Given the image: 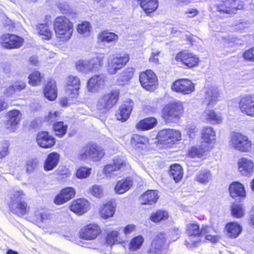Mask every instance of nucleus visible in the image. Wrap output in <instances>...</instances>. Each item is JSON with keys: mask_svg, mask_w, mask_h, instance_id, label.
I'll return each mask as SVG.
<instances>
[{"mask_svg": "<svg viewBox=\"0 0 254 254\" xmlns=\"http://www.w3.org/2000/svg\"><path fill=\"white\" fill-rule=\"evenodd\" d=\"M54 30L56 38L61 42L69 40L73 34V24L65 16L57 17L54 22Z\"/></svg>", "mask_w": 254, "mask_h": 254, "instance_id": "f257e3e1", "label": "nucleus"}, {"mask_svg": "<svg viewBox=\"0 0 254 254\" xmlns=\"http://www.w3.org/2000/svg\"><path fill=\"white\" fill-rule=\"evenodd\" d=\"M105 154L103 148L95 143H90L83 146L78 153L79 160H90L94 162L101 160Z\"/></svg>", "mask_w": 254, "mask_h": 254, "instance_id": "f03ea898", "label": "nucleus"}, {"mask_svg": "<svg viewBox=\"0 0 254 254\" xmlns=\"http://www.w3.org/2000/svg\"><path fill=\"white\" fill-rule=\"evenodd\" d=\"M167 236L165 233H159L153 238L149 248L142 250L136 254H166Z\"/></svg>", "mask_w": 254, "mask_h": 254, "instance_id": "7ed1b4c3", "label": "nucleus"}, {"mask_svg": "<svg viewBox=\"0 0 254 254\" xmlns=\"http://www.w3.org/2000/svg\"><path fill=\"white\" fill-rule=\"evenodd\" d=\"M104 56L99 54L87 60H79L75 64L76 69L84 73H88L99 69L103 65Z\"/></svg>", "mask_w": 254, "mask_h": 254, "instance_id": "20e7f679", "label": "nucleus"}, {"mask_svg": "<svg viewBox=\"0 0 254 254\" xmlns=\"http://www.w3.org/2000/svg\"><path fill=\"white\" fill-rule=\"evenodd\" d=\"M230 145L240 152H249L252 149V143L248 137L240 132H234L230 137Z\"/></svg>", "mask_w": 254, "mask_h": 254, "instance_id": "39448f33", "label": "nucleus"}, {"mask_svg": "<svg viewBox=\"0 0 254 254\" xmlns=\"http://www.w3.org/2000/svg\"><path fill=\"white\" fill-rule=\"evenodd\" d=\"M25 194L22 190L14 191L10 197L9 207L10 211L19 216L24 215L27 211V203L23 201Z\"/></svg>", "mask_w": 254, "mask_h": 254, "instance_id": "423d86ee", "label": "nucleus"}, {"mask_svg": "<svg viewBox=\"0 0 254 254\" xmlns=\"http://www.w3.org/2000/svg\"><path fill=\"white\" fill-rule=\"evenodd\" d=\"M184 108L182 103L175 102L166 105L162 110V117L168 123L176 122L182 116Z\"/></svg>", "mask_w": 254, "mask_h": 254, "instance_id": "0eeeda50", "label": "nucleus"}, {"mask_svg": "<svg viewBox=\"0 0 254 254\" xmlns=\"http://www.w3.org/2000/svg\"><path fill=\"white\" fill-rule=\"evenodd\" d=\"M120 94L118 90H114L110 93L101 96L98 100L97 109L103 113H106L110 110L116 104Z\"/></svg>", "mask_w": 254, "mask_h": 254, "instance_id": "6e6552de", "label": "nucleus"}, {"mask_svg": "<svg viewBox=\"0 0 254 254\" xmlns=\"http://www.w3.org/2000/svg\"><path fill=\"white\" fill-rule=\"evenodd\" d=\"M23 39L14 34H3L0 37V44L6 49H17L22 46Z\"/></svg>", "mask_w": 254, "mask_h": 254, "instance_id": "1a4fd4ad", "label": "nucleus"}, {"mask_svg": "<svg viewBox=\"0 0 254 254\" xmlns=\"http://www.w3.org/2000/svg\"><path fill=\"white\" fill-rule=\"evenodd\" d=\"M129 61V56L125 54L123 55L110 57L108 61L107 71L110 74H115Z\"/></svg>", "mask_w": 254, "mask_h": 254, "instance_id": "9d476101", "label": "nucleus"}, {"mask_svg": "<svg viewBox=\"0 0 254 254\" xmlns=\"http://www.w3.org/2000/svg\"><path fill=\"white\" fill-rule=\"evenodd\" d=\"M126 165V160L123 157H116L113 162L105 166L103 174L108 178H114L117 175L116 173Z\"/></svg>", "mask_w": 254, "mask_h": 254, "instance_id": "9b49d317", "label": "nucleus"}, {"mask_svg": "<svg viewBox=\"0 0 254 254\" xmlns=\"http://www.w3.org/2000/svg\"><path fill=\"white\" fill-rule=\"evenodd\" d=\"M139 81L142 86L146 90L154 91L157 84L155 74L151 70H146L140 73Z\"/></svg>", "mask_w": 254, "mask_h": 254, "instance_id": "f8f14e48", "label": "nucleus"}, {"mask_svg": "<svg viewBox=\"0 0 254 254\" xmlns=\"http://www.w3.org/2000/svg\"><path fill=\"white\" fill-rule=\"evenodd\" d=\"M171 88L176 92L189 95L194 91L195 85L188 79H180L173 82Z\"/></svg>", "mask_w": 254, "mask_h": 254, "instance_id": "ddd939ff", "label": "nucleus"}, {"mask_svg": "<svg viewBox=\"0 0 254 254\" xmlns=\"http://www.w3.org/2000/svg\"><path fill=\"white\" fill-rule=\"evenodd\" d=\"M158 139L164 144H169L181 139V132L174 129H164L160 130L157 135Z\"/></svg>", "mask_w": 254, "mask_h": 254, "instance_id": "4468645a", "label": "nucleus"}, {"mask_svg": "<svg viewBox=\"0 0 254 254\" xmlns=\"http://www.w3.org/2000/svg\"><path fill=\"white\" fill-rule=\"evenodd\" d=\"M175 60L177 62L182 63L189 68H192L197 66L199 62L198 57L188 51H183L178 53Z\"/></svg>", "mask_w": 254, "mask_h": 254, "instance_id": "2eb2a0df", "label": "nucleus"}, {"mask_svg": "<svg viewBox=\"0 0 254 254\" xmlns=\"http://www.w3.org/2000/svg\"><path fill=\"white\" fill-rule=\"evenodd\" d=\"M239 108L242 114L254 118V96L247 95L242 97L239 102Z\"/></svg>", "mask_w": 254, "mask_h": 254, "instance_id": "dca6fc26", "label": "nucleus"}, {"mask_svg": "<svg viewBox=\"0 0 254 254\" xmlns=\"http://www.w3.org/2000/svg\"><path fill=\"white\" fill-rule=\"evenodd\" d=\"M106 78L103 75H95L91 77L87 83V91L96 93L103 89L105 86Z\"/></svg>", "mask_w": 254, "mask_h": 254, "instance_id": "f3484780", "label": "nucleus"}, {"mask_svg": "<svg viewBox=\"0 0 254 254\" xmlns=\"http://www.w3.org/2000/svg\"><path fill=\"white\" fill-rule=\"evenodd\" d=\"M100 233L101 229L98 225L89 224L81 229L80 237L85 240H92L95 239Z\"/></svg>", "mask_w": 254, "mask_h": 254, "instance_id": "a211bd4d", "label": "nucleus"}, {"mask_svg": "<svg viewBox=\"0 0 254 254\" xmlns=\"http://www.w3.org/2000/svg\"><path fill=\"white\" fill-rule=\"evenodd\" d=\"M238 168L242 176H252L254 171V163L249 158L242 157L238 162Z\"/></svg>", "mask_w": 254, "mask_h": 254, "instance_id": "6ab92c4d", "label": "nucleus"}, {"mask_svg": "<svg viewBox=\"0 0 254 254\" xmlns=\"http://www.w3.org/2000/svg\"><path fill=\"white\" fill-rule=\"evenodd\" d=\"M131 147L137 151L145 150L149 145V138L143 135L134 134L130 139Z\"/></svg>", "mask_w": 254, "mask_h": 254, "instance_id": "aec40b11", "label": "nucleus"}, {"mask_svg": "<svg viewBox=\"0 0 254 254\" xmlns=\"http://www.w3.org/2000/svg\"><path fill=\"white\" fill-rule=\"evenodd\" d=\"M75 194V190L74 188L66 187L62 189L60 193L56 196L54 202L57 205L63 204L72 198Z\"/></svg>", "mask_w": 254, "mask_h": 254, "instance_id": "412c9836", "label": "nucleus"}, {"mask_svg": "<svg viewBox=\"0 0 254 254\" xmlns=\"http://www.w3.org/2000/svg\"><path fill=\"white\" fill-rule=\"evenodd\" d=\"M7 116L8 119L5 125L6 128L13 132L21 119V114L19 111L13 110L8 112Z\"/></svg>", "mask_w": 254, "mask_h": 254, "instance_id": "4be33fe9", "label": "nucleus"}, {"mask_svg": "<svg viewBox=\"0 0 254 254\" xmlns=\"http://www.w3.org/2000/svg\"><path fill=\"white\" fill-rule=\"evenodd\" d=\"M201 138L202 140L201 143L205 146H209L210 149L215 142L216 133L212 127H204L201 130Z\"/></svg>", "mask_w": 254, "mask_h": 254, "instance_id": "5701e85b", "label": "nucleus"}, {"mask_svg": "<svg viewBox=\"0 0 254 254\" xmlns=\"http://www.w3.org/2000/svg\"><path fill=\"white\" fill-rule=\"evenodd\" d=\"M211 228L208 226H203L201 229L196 223H189L186 226V232L188 235L198 237H201L203 235L210 233Z\"/></svg>", "mask_w": 254, "mask_h": 254, "instance_id": "b1692460", "label": "nucleus"}, {"mask_svg": "<svg viewBox=\"0 0 254 254\" xmlns=\"http://www.w3.org/2000/svg\"><path fill=\"white\" fill-rule=\"evenodd\" d=\"M66 84V94L71 95V97L77 96L80 85L79 78L77 76L70 75L67 77Z\"/></svg>", "mask_w": 254, "mask_h": 254, "instance_id": "393cba45", "label": "nucleus"}, {"mask_svg": "<svg viewBox=\"0 0 254 254\" xmlns=\"http://www.w3.org/2000/svg\"><path fill=\"white\" fill-rule=\"evenodd\" d=\"M36 140L38 144L42 148H49L55 144L54 138L47 131H42L38 133Z\"/></svg>", "mask_w": 254, "mask_h": 254, "instance_id": "a878e982", "label": "nucleus"}, {"mask_svg": "<svg viewBox=\"0 0 254 254\" xmlns=\"http://www.w3.org/2000/svg\"><path fill=\"white\" fill-rule=\"evenodd\" d=\"M70 208L73 212L78 215H82L88 210L89 203L85 199H77L72 202Z\"/></svg>", "mask_w": 254, "mask_h": 254, "instance_id": "bb28decb", "label": "nucleus"}, {"mask_svg": "<svg viewBox=\"0 0 254 254\" xmlns=\"http://www.w3.org/2000/svg\"><path fill=\"white\" fill-rule=\"evenodd\" d=\"M133 105V102L130 101L125 102L120 106L116 114L117 119L123 122L126 121L130 116Z\"/></svg>", "mask_w": 254, "mask_h": 254, "instance_id": "cd10ccee", "label": "nucleus"}, {"mask_svg": "<svg viewBox=\"0 0 254 254\" xmlns=\"http://www.w3.org/2000/svg\"><path fill=\"white\" fill-rule=\"evenodd\" d=\"M133 180L130 177L122 179L117 182L114 187L116 193L122 194L128 191L132 186Z\"/></svg>", "mask_w": 254, "mask_h": 254, "instance_id": "c85d7f7f", "label": "nucleus"}, {"mask_svg": "<svg viewBox=\"0 0 254 254\" xmlns=\"http://www.w3.org/2000/svg\"><path fill=\"white\" fill-rule=\"evenodd\" d=\"M202 118L206 122L211 124H219L222 122V117L219 114L216 113L214 110L206 109L202 115Z\"/></svg>", "mask_w": 254, "mask_h": 254, "instance_id": "c756f323", "label": "nucleus"}, {"mask_svg": "<svg viewBox=\"0 0 254 254\" xmlns=\"http://www.w3.org/2000/svg\"><path fill=\"white\" fill-rule=\"evenodd\" d=\"M159 197L158 191L156 190H148L140 197L141 203L143 205L155 204Z\"/></svg>", "mask_w": 254, "mask_h": 254, "instance_id": "7c9ffc66", "label": "nucleus"}, {"mask_svg": "<svg viewBox=\"0 0 254 254\" xmlns=\"http://www.w3.org/2000/svg\"><path fill=\"white\" fill-rule=\"evenodd\" d=\"M225 229L227 237L232 239L237 238L242 231V226L235 222L227 223L225 226Z\"/></svg>", "mask_w": 254, "mask_h": 254, "instance_id": "2f4dec72", "label": "nucleus"}, {"mask_svg": "<svg viewBox=\"0 0 254 254\" xmlns=\"http://www.w3.org/2000/svg\"><path fill=\"white\" fill-rule=\"evenodd\" d=\"M60 157V154L57 152H53L50 153L44 163V170L48 171L55 168L59 163Z\"/></svg>", "mask_w": 254, "mask_h": 254, "instance_id": "473e14b6", "label": "nucleus"}, {"mask_svg": "<svg viewBox=\"0 0 254 254\" xmlns=\"http://www.w3.org/2000/svg\"><path fill=\"white\" fill-rule=\"evenodd\" d=\"M45 97L50 101L55 100L57 97V90L55 80L48 81L44 89Z\"/></svg>", "mask_w": 254, "mask_h": 254, "instance_id": "72a5a7b5", "label": "nucleus"}, {"mask_svg": "<svg viewBox=\"0 0 254 254\" xmlns=\"http://www.w3.org/2000/svg\"><path fill=\"white\" fill-rule=\"evenodd\" d=\"M219 92L217 88L211 86L205 91V99L208 101V105H215L218 100Z\"/></svg>", "mask_w": 254, "mask_h": 254, "instance_id": "f704fd0d", "label": "nucleus"}, {"mask_svg": "<svg viewBox=\"0 0 254 254\" xmlns=\"http://www.w3.org/2000/svg\"><path fill=\"white\" fill-rule=\"evenodd\" d=\"M229 191L231 196L235 198L239 196L244 197L246 196V191L244 186L239 183H233L229 187Z\"/></svg>", "mask_w": 254, "mask_h": 254, "instance_id": "c9c22d12", "label": "nucleus"}, {"mask_svg": "<svg viewBox=\"0 0 254 254\" xmlns=\"http://www.w3.org/2000/svg\"><path fill=\"white\" fill-rule=\"evenodd\" d=\"M119 36L114 32L107 30L100 33L98 36V40L101 43H116L118 40Z\"/></svg>", "mask_w": 254, "mask_h": 254, "instance_id": "e433bc0d", "label": "nucleus"}, {"mask_svg": "<svg viewBox=\"0 0 254 254\" xmlns=\"http://www.w3.org/2000/svg\"><path fill=\"white\" fill-rule=\"evenodd\" d=\"M157 120L153 117L147 118L139 121L136 125L137 129L146 130L150 129L155 127Z\"/></svg>", "mask_w": 254, "mask_h": 254, "instance_id": "4c0bfd02", "label": "nucleus"}, {"mask_svg": "<svg viewBox=\"0 0 254 254\" xmlns=\"http://www.w3.org/2000/svg\"><path fill=\"white\" fill-rule=\"evenodd\" d=\"M144 241V238L141 236H137L132 238L128 245L129 251L131 252L137 251L141 248Z\"/></svg>", "mask_w": 254, "mask_h": 254, "instance_id": "58836bf2", "label": "nucleus"}, {"mask_svg": "<svg viewBox=\"0 0 254 254\" xmlns=\"http://www.w3.org/2000/svg\"><path fill=\"white\" fill-rule=\"evenodd\" d=\"M37 30L42 38L49 40L53 36V32L47 24H40L37 27Z\"/></svg>", "mask_w": 254, "mask_h": 254, "instance_id": "ea45409f", "label": "nucleus"}, {"mask_svg": "<svg viewBox=\"0 0 254 254\" xmlns=\"http://www.w3.org/2000/svg\"><path fill=\"white\" fill-rule=\"evenodd\" d=\"M209 149L210 147L209 146H205V144H203V143H201L200 146L199 147H191L189 150L188 154L189 156L191 157H200L203 155L205 152Z\"/></svg>", "mask_w": 254, "mask_h": 254, "instance_id": "a19ab883", "label": "nucleus"}, {"mask_svg": "<svg viewBox=\"0 0 254 254\" xmlns=\"http://www.w3.org/2000/svg\"><path fill=\"white\" fill-rule=\"evenodd\" d=\"M170 174L174 181L177 183L179 182L183 177V169L178 164H173L170 166Z\"/></svg>", "mask_w": 254, "mask_h": 254, "instance_id": "79ce46f5", "label": "nucleus"}, {"mask_svg": "<svg viewBox=\"0 0 254 254\" xmlns=\"http://www.w3.org/2000/svg\"><path fill=\"white\" fill-rule=\"evenodd\" d=\"M134 69L132 67H128L122 72L118 78L119 84H124L129 81L133 76Z\"/></svg>", "mask_w": 254, "mask_h": 254, "instance_id": "37998d69", "label": "nucleus"}, {"mask_svg": "<svg viewBox=\"0 0 254 254\" xmlns=\"http://www.w3.org/2000/svg\"><path fill=\"white\" fill-rule=\"evenodd\" d=\"M158 2L157 0H149L142 2L141 7L146 14L154 11L157 8Z\"/></svg>", "mask_w": 254, "mask_h": 254, "instance_id": "c03bdc74", "label": "nucleus"}, {"mask_svg": "<svg viewBox=\"0 0 254 254\" xmlns=\"http://www.w3.org/2000/svg\"><path fill=\"white\" fill-rule=\"evenodd\" d=\"M169 217L168 212L164 210H159L153 212L150 216V220L154 222L157 223L161 221L165 220Z\"/></svg>", "mask_w": 254, "mask_h": 254, "instance_id": "a18cd8bd", "label": "nucleus"}, {"mask_svg": "<svg viewBox=\"0 0 254 254\" xmlns=\"http://www.w3.org/2000/svg\"><path fill=\"white\" fill-rule=\"evenodd\" d=\"M212 179V175L209 171L205 170L201 171L196 176V180L200 183L205 184Z\"/></svg>", "mask_w": 254, "mask_h": 254, "instance_id": "49530a36", "label": "nucleus"}, {"mask_svg": "<svg viewBox=\"0 0 254 254\" xmlns=\"http://www.w3.org/2000/svg\"><path fill=\"white\" fill-rule=\"evenodd\" d=\"M115 208L111 204H107L104 205L101 210V216L105 219L112 217L115 213Z\"/></svg>", "mask_w": 254, "mask_h": 254, "instance_id": "de8ad7c7", "label": "nucleus"}, {"mask_svg": "<svg viewBox=\"0 0 254 254\" xmlns=\"http://www.w3.org/2000/svg\"><path fill=\"white\" fill-rule=\"evenodd\" d=\"M53 127L56 135L60 137H63L66 132L67 127L64 126L62 122H59L54 124Z\"/></svg>", "mask_w": 254, "mask_h": 254, "instance_id": "09e8293b", "label": "nucleus"}, {"mask_svg": "<svg viewBox=\"0 0 254 254\" xmlns=\"http://www.w3.org/2000/svg\"><path fill=\"white\" fill-rule=\"evenodd\" d=\"M91 29L90 24L86 21L78 24L77 26L78 32L85 36H88L90 35Z\"/></svg>", "mask_w": 254, "mask_h": 254, "instance_id": "8fccbe9b", "label": "nucleus"}, {"mask_svg": "<svg viewBox=\"0 0 254 254\" xmlns=\"http://www.w3.org/2000/svg\"><path fill=\"white\" fill-rule=\"evenodd\" d=\"M199 237L188 235L185 241V245L189 249L196 247L200 242Z\"/></svg>", "mask_w": 254, "mask_h": 254, "instance_id": "3c124183", "label": "nucleus"}, {"mask_svg": "<svg viewBox=\"0 0 254 254\" xmlns=\"http://www.w3.org/2000/svg\"><path fill=\"white\" fill-rule=\"evenodd\" d=\"M119 234L117 231H111L108 232L106 238V243L110 246L116 243L118 241Z\"/></svg>", "mask_w": 254, "mask_h": 254, "instance_id": "603ef678", "label": "nucleus"}, {"mask_svg": "<svg viewBox=\"0 0 254 254\" xmlns=\"http://www.w3.org/2000/svg\"><path fill=\"white\" fill-rule=\"evenodd\" d=\"M231 212L233 216L241 218L244 216V209L241 204H233L231 207Z\"/></svg>", "mask_w": 254, "mask_h": 254, "instance_id": "864d4df0", "label": "nucleus"}, {"mask_svg": "<svg viewBox=\"0 0 254 254\" xmlns=\"http://www.w3.org/2000/svg\"><path fill=\"white\" fill-rule=\"evenodd\" d=\"M41 78L40 73L35 71L29 75V83L32 86H36L40 83Z\"/></svg>", "mask_w": 254, "mask_h": 254, "instance_id": "5fc2aeb1", "label": "nucleus"}, {"mask_svg": "<svg viewBox=\"0 0 254 254\" xmlns=\"http://www.w3.org/2000/svg\"><path fill=\"white\" fill-rule=\"evenodd\" d=\"M90 168L80 167L76 173V177L79 179H84L88 177L91 174Z\"/></svg>", "mask_w": 254, "mask_h": 254, "instance_id": "6e6d98bb", "label": "nucleus"}, {"mask_svg": "<svg viewBox=\"0 0 254 254\" xmlns=\"http://www.w3.org/2000/svg\"><path fill=\"white\" fill-rule=\"evenodd\" d=\"M231 4L230 12L231 13H235L238 9H241L244 7L243 2L239 0H229Z\"/></svg>", "mask_w": 254, "mask_h": 254, "instance_id": "4d7b16f0", "label": "nucleus"}, {"mask_svg": "<svg viewBox=\"0 0 254 254\" xmlns=\"http://www.w3.org/2000/svg\"><path fill=\"white\" fill-rule=\"evenodd\" d=\"M230 4H231V3L229 0H225L218 4L217 9L220 12L231 13Z\"/></svg>", "mask_w": 254, "mask_h": 254, "instance_id": "13d9d810", "label": "nucleus"}, {"mask_svg": "<svg viewBox=\"0 0 254 254\" xmlns=\"http://www.w3.org/2000/svg\"><path fill=\"white\" fill-rule=\"evenodd\" d=\"M91 193L96 197H100L103 195V189L101 186L95 185L90 189Z\"/></svg>", "mask_w": 254, "mask_h": 254, "instance_id": "bf43d9fd", "label": "nucleus"}, {"mask_svg": "<svg viewBox=\"0 0 254 254\" xmlns=\"http://www.w3.org/2000/svg\"><path fill=\"white\" fill-rule=\"evenodd\" d=\"M9 144L7 141H3L0 143V158L6 156L8 154Z\"/></svg>", "mask_w": 254, "mask_h": 254, "instance_id": "052dcab7", "label": "nucleus"}, {"mask_svg": "<svg viewBox=\"0 0 254 254\" xmlns=\"http://www.w3.org/2000/svg\"><path fill=\"white\" fill-rule=\"evenodd\" d=\"M38 162L36 159H30L26 163V170L28 172L32 171L37 166Z\"/></svg>", "mask_w": 254, "mask_h": 254, "instance_id": "680f3d73", "label": "nucleus"}, {"mask_svg": "<svg viewBox=\"0 0 254 254\" xmlns=\"http://www.w3.org/2000/svg\"><path fill=\"white\" fill-rule=\"evenodd\" d=\"M186 132L190 138H193L197 129L195 126L193 125H188L186 129Z\"/></svg>", "mask_w": 254, "mask_h": 254, "instance_id": "e2e57ef3", "label": "nucleus"}, {"mask_svg": "<svg viewBox=\"0 0 254 254\" xmlns=\"http://www.w3.org/2000/svg\"><path fill=\"white\" fill-rule=\"evenodd\" d=\"M253 48H251L244 52L243 54V58L250 61H254V54Z\"/></svg>", "mask_w": 254, "mask_h": 254, "instance_id": "0e129e2a", "label": "nucleus"}, {"mask_svg": "<svg viewBox=\"0 0 254 254\" xmlns=\"http://www.w3.org/2000/svg\"><path fill=\"white\" fill-rule=\"evenodd\" d=\"M59 112L55 111H51L49 113L47 117V120L50 123H52L56 120L57 118L59 115Z\"/></svg>", "mask_w": 254, "mask_h": 254, "instance_id": "69168bd1", "label": "nucleus"}, {"mask_svg": "<svg viewBox=\"0 0 254 254\" xmlns=\"http://www.w3.org/2000/svg\"><path fill=\"white\" fill-rule=\"evenodd\" d=\"M13 87L16 91H19L24 89L26 87V84L23 81H16L13 83Z\"/></svg>", "mask_w": 254, "mask_h": 254, "instance_id": "338daca9", "label": "nucleus"}, {"mask_svg": "<svg viewBox=\"0 0 254 254\" xmlns=\"http://www.w3.org/2000/svg\"><path fill=\"white\" fill-rule=\"evenodd\" d=\"M160 53L159 51H156L152 52L151 55L149 58V62L155 64L159 63L158 56Z\"/></svg>", "mask_w": 254, "mask_h": 254, "instance_id": "774afa93", "label": "nucleus"}]
</instances>
